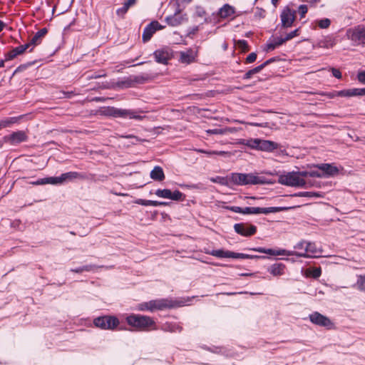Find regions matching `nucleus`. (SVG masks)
I'll return each mask as SVG.
<instances>
[{
	"mask_svg": "<svg viewBox=\"0 0 365 365\" xmlns=\"http://www.w3.org/2000/svg\"><path fill=\"white\" fill-rule=\"evenodd\" d=\"M252 250L255 252H258L260 253L268 254L270 255H296L300 257H317L316 255L321 254L322 250L317 249L316 245L313 242H307L304 248V252H297L294 251H287L285 250H272V249H265L263 247H257L252 248Z\"/></svg>",
	"mask_w": 365,
	"mask_h": 365,
	"instance_id": "nucleus-1",
	"label": "nucleus"
},
{
	"mask_svg": "<svg viewBox=\"0 0 365 365\" xmlns=\"http://www.w3.org/2000/svg\"><path fill=\"white\" fill-rule=\"evenodd\" d=\"M143 113V111L142 110L123 109L111 106L103 107L100 110V113L105 116L135 119L138 120H143L145 118V116L140 115V113Z\"/></svg>",
	"mask_w": 365,
	"mask_h": 365,
	"instance_id": "nucleus-2",
	"label": "nucleus"
},
{
	"mask_svg": "<svg viewBox=\"0 0 365 365\" xmlns=\"http://www.w3.org/2000/svg\"><path fill=\"white\" fill-rule=\"evenodd\" d=\"M278 181L282 185L292 187H300L307 188L311 186H319V183L317 182H307L304 179L299 178V175L295 172H291L284 175H281L279 177Z\"/></svg>",
	"mask_w": 365,
	"mask_h": 365,
	"instance_id": "nucleus-3",
	"label": "nucleus"
},
{
	"mask_svg": "<svg viewBox=\"0 0 365 365\" xmlns=\"http://www.w3.org/2000/svg\"><path fill=\"white\" fill-rule=\"evenodd\" d=\"M230 180L237 185H263L266 182L263 178L252 173H232Z\"/></svg>",
	"mask_w": 365,
	"mask_h": 365,
	"instance_id": "nucleus-4",
	"label": "nucleus"
},
{
	"mask_svg": "<svg viewBox=\"0 0 365 365\" xmlns=\"http://www.w3.org/2000/svg\"><path fill=\"white\" fill-rule=\"evenodd\" d=\"M127 323L138 329H145L155 324V322L150 317L130 314L126 318Z\"/></svg>",
	"mask_w": 365,
	"mask_h": 365,
	"instance_id": "nucleus-5",
	"label": "nucleus"
},
{
	"mask_svg": "<svg viewBox=\"0 0 365 365\" xmlns=\"http://www.w3.org/2000/svg\"><path fill=\"white\" fill-rule=\"evenodd\" d=\"M346 36L355 45H365V26L359 25L346 31Z\"/></svg>",
	"mask_w": 365,
	"mask_h": 365,
	"instance_id": "nucleus-6",
	"label": "nucleus"
},
{
	"mask_svg": "<svg viewBox=\"0 0 365 365\" xmlns=\"http://www.w3.org/2000/svg\"><path fill=\"white\" fill-rule=\"evenodd\" d=\"M93 324L102 329H114L119 324V320L115 317L103 316L96 318Z\"/></svg>",
	"mask_w": 365,
	"mask_h": 365,
	"instance_id": "nucleus-7",
	"label": "nucleus"
},
{
	"mask_svg": "<svg viewBox=\"0 0 365 365\" xmlns=\"http://www.w3.org/2000/svg\"><path fill=\"white\" fill-rule=\"evenodd\" d=\"M234 230L237 234L244 237H250L257 232V227L249 223H236L234 225Z\"/></svg>",
	"mask_w": 365,
	"mask_h": 365,
	"instance_id": "nucleus-8",
	"label": "nucleus"
},
{
	"mask_svg": "<svg viewBox=\"0 0 365 365\" xmlns=\"http://www.w3.org/2000/svg\"><path fill=\"white\" fill-rule=\"evenodd\" d=\"M155 195L162 198L170 199L175 201H182L185 198V195L179 190H175L172 192L169 189H158L155 191Z\"/></svg>",
	"mask_w": 365,
	"mask_h": 365,
	"instance_id": "nucleus-9",
	"label": "nucleus"
},
{
	"mask_svg": "<svg viewBox=\"0 0 365 365\" xmlns=\"http://www.w3.org/2000/svg\"><path fill=\"white\" fill-rule=\"evenodd\" d=\"M282 26L283 28L291 27L296 19V11L286 7L280 15Z\"/></svg>",
	"mask_w": 365,
	"mask_h": 365,
	"instance_id": "nucleus-10",
	"label": "nucleus"
},
{
	"mask_svg": "<svg viewBox=\"0 0 365 365\" xmlns=\"http://www.w3.org/2000/svg\"><path fill=\"white\" fill-rule=\"evenodd\" d=\"M309 317L311 322L316 325L324 327L328 329L333 326L331 321L327 317L322 315L319 312H313Z\"/></svg>",
	"mask_w": 365,
	"mask_h": 365,
	"instance_id": "nucleus-11",
	"label": "nucleus"
},
{
	"mask_svg": "<svg viewBox=\"0 0 365 365\" xmlns=\"http://www.w3.org/2000/svg\"><path fill=\"white\" fill-rule=\"evenodd\" d=\"M28 136L26 133L23 130H19L14 132L10 135H5L3 138L4 142L9 143L11 145H16L20 143L26 141Z\"/></svg>",
	"mask_w": 365,
	"mask_h": 365,
	"instance_id": "nucleus-12",
	"label": "nucleus"
},
{
	"mask_svg": "<svg viewBox=\"0 0 365 365\" xmlns=\"http://www.w3.org/2000/svg\"><path fill=\"white\" fill-rule=\"evenodd\" d=\"M164 27L165 26H161L157 21H154L150 23L144 29L142 36L143 42L148 41L156 31L163 29Z\"/></svg>",
	"mask_w": 365,
	"mask_h": 365,
	"instance_id": "nucleus-13",
	"label": "nucleus"
},
{
	"mask_svg": "<svg viewBox=\"0 0 365 365\" xmlns=\"http://www.w3.org/2000/svg\"><path fill=\"white\" fill-rule=\"evenodd\" d=\"M149 305L150 306V312H154L155 310H163L167 308L173 307V302L166 299L149 301Z\"/></svg>",
	"mask_w": 365,
	"mask_h": 365,
	"instance_id": "nucleus-14",
	"label": "nucleus"
},
{
	"mask_svg": "<svg viewBox=\"0 0 365 365\" xmlns=\"http://www.w3.org/2000/svg\"><path fill=\"white\" fill-rule=\"evenodd\" d=\"M181 9L178 8L173 15L167 16L165 19V22L170 26H178L180 25L186 19L185 15H180Z\"/></svg>",
	"mask_w": 365,
	"mask_h": 365,
	"instance_id": "nucleus-15",
	"label": "nucleus"
},
{
	"mask_svg": "<svg viewBox=\"0 0 365 365\" xmlns=\"http://www.w3.org/2000/svg\"><path fill=\"white\" fill-rule=\"evenodd\" d=\"M324 174V177H333L339 173L337 167L329 163H322L316 165Z\"/></svg>",
	"mask_w": 365,
	"mask_h": 365,
	"instance_id": "nucleus-16",
	"label": "nucleus"
},
{
	"mask_svg": "<svg viewBox=\"0 0 365 365\" xmlns=\"http://www.w3.org/2000/svg\"><path fill=\"white\" fill-rule=\"evenodd\" d=\"M285 264L281 262L274 263L267 268L268 272L274 277H280L283 275L285 272Z\"/></svg>",
	"mask_w": 365,
	"mask_h": 365,
	"instance_id": "nucleus-17",
	"label": "nucleus"
},
{
	"mask_svg": "<svg viewBox=\"0 0 365 365\" xmlns=\"http://www.w3.org/2000/svg\"><path fill=\"white\" fill-rule=\"evenodd\" d=\"M179 61L182 63L189 64L195 61V53L192 49L187 50L186 51H180L179 53Z\"/></svg>",
	"mask_w": 365,
	"mask_h": 365,
	"instance_id": "nucleus-18",
	"label": "nucleus"
},
{
	"mask_svg": "<svg viewBox=\"0 0 365 365\" xmlns=\"http://www.w3.org/2000/svg\"><path fill=\"white\" fill-rule=\"evenodd\" d=\"M278 148V144L271 140L259 139L258 149L263 151H272Z\"/></svg>",
	"mask_w": 365,
	"mask_h": 365,
	"instance_id": "nucleus-19",
	"label": "nucleus"
},
{
	"mask_svg": "<svg viewBox=\"0 0 365 365\" xmlns=\"http://www.w3.org/2000/svg\"><path fill=\"white\" fill-rule=\"evenodd\" d=\"M156 62L162 64H168L170 58L168 51L165 50H157L153 53Z\"/></svg>",
	"mask_w": 365,
	"mask_h": 365,
	"instance_id": "nucleus-20",
	"label": "nucleus"
},
{
	"mask_svg": "<svg viewBox=\"0 0 365 365\" xmlns=\"http://www.w3.org/2000/svg\"><path fill=\"white\" fill-rule=\"evenodd\" d=\"M48 33V29L46 28H43L38 31H37L35 35L33 36L31 40L30 41L29 45L35 46L41 43L42 38L46 36Z\"/></svg>",
	"mask_w": 365,
	"mask_h": 365,
	"instance_id": "nucleus-21",
	"label": "nucleus"
},
{
	"mask_svg": "<svg viewBox=\"0 0 365 365\" xmlns=\"http://www.w3.org/2000/svg\"><path fill=\"white\" fill-rule=\"evenodd\" d=\"M208 254L218 258H235V252L224 250H214Z\"/></svg>",
	"mask_w": 365,
	"mask_h": 365,
	"instance_id": "nucleus-22",
	"label": "nucleus"
},
{
	"mask_svg": "<svg viewBox=\"0 0 365 365\" xmlns=\"http://www.w3.org/2000/svg\"><path fill=\"white\" fill-rule=\"evenodd\" d=\"M235 13V9L233 6L228 4H225L218 11V15L220 18L225 19L231 16Z\"/></svg>",
	"mask_w": 365,
	"mask_h": 365,
	"instance_id": "nucleus-23",
	"label": "nucleus"
},
{
	"mask_svg": "<svg viewBox=\"0 0 365 365\" xmlns=\"http://www.w3.org/2000/svg\"><path fill=\"white\" fill-rule=\"evenodd\" d=\"M150 178L155 181H163L165 179L163 170L160 166H155L150 172Z\"/></svg>",
	"mask_w": 365,
	"mask_h": 365,
	"instance_id": "nucleus-24",
	"label": "nucleus"
},
{
	"mask_svg": "<svg viewBox=\"0 0 365 365\" xmlns=\"http://www.w3.org/2000/svg\"><path fill=\"white\" fill-rule=\"evenodd\" d=\"M286 42L284 38L282 37H277L274 38L272 41H269L266 45V51H273L277 46L282 45Z\"/></svg>",
	"mask_w": 365,
	"mask_h": 365,
	"instance_id": "nucleus-25",
	"label": "nucleus"
},
{
	"mask_svg": "<svg viewBox=\"0 0 365 365\" xmlns=\"http://www.w3.org/2000/svg\"><path fill=\"white\" fill-rule=\"evenodd\" d=\"M61 182L66 180H72L73 179L79 178L84 179V175L77 173V172H68L66 173H63L61 176Z\"/></svg>",
	"mask_w": 365,
	"mask_h": 365,
	"instance_id": "nucleus-26",
	"label": "nucleus"
},
{
	"mask_svg": "<svg viewBox=\"0 0 365 365\" xmlns=\"http://www.w3.org/2000/svg\"><path fill=\"white\" fill-rule=\"evenodd\" d=\"M58 184L62 183L61 177H50V178H46L39 179L36 182H34L32 184L34 185H44V184Z\"/></svg>",
	"mask_w": 365,
	"mask_h": 365,
	"instance_id": "nucleus-27",
	"label": "nucleus"
},
{
	"mask_svg": "<svg viewBox=\"0 0 365 365\" xmlns=\"http://www.w3.org/2000/svg\"><path fill=\"white\" fill-rule=\"evenodd\" d=\"M265 67V64H261L252 69L249 70L243 76L244 80H247L251 78V77L256 73H259Z\"/></svg>",
	"mask_w": 365,
	"mask_h": 365,
	"instance_id": "nucleus-28",
	"label": "nucleus"
},
{
	"mask_svg": "<svg viewBox=\"0 0 365 365\" xmlns=\"http://www.w3.org/2000/svg\"><path fill=\"white\" fill-rule=\"evenodd\" d=\"M98 267L95 264H88L82 266L76 269H71V272L75 273H82L83 272H91L96 269Z\"/></svg>",
	"mask_w": 365,
	"mask_h": 365,
	"instance_id": "nucleus-29",
	"label": "nucleus"
},
{
	"mask_svg": "<svg viewBox=\"0 0 365 365\" xmlns=\"http://www.w3.org/2000/svg\"><path fill=\"white\" fill-rule=\"evenodd\" d=\"M289 207H262V214L274 213L280 211L287 210Z\"/></svg>",
	"mask_w": 365,
	"mask_h": 365,
	"instance_id": "nucleus-30",
	"label": "nucleus"
},
{
	"mask_svg": "<svg viewBox=\"0 0 365 365\" xmlns=\"http://www.w3.org/2000/svg\"><path fill=\"white\" fill-rule=\"evenodd\" d=\"M165 331H170V332H175V331H180L182 330V328L176 324H165L163 325L162 328Z\"/></svg>",
	"mask_w": 365,
	"mask_h": 365,
	"instance_id": "nucleus-31",
	"label": "nucleus"
},
{
	"mask_svg": "<svg viewBox=\"0 0 365 365\" xmlns=\"http://www.w3.org/2000/svg\"><path fill=\"white\" fill-rule=\"evenodd\" d=\"M150 79L151 78L150 76L144 74L135 76L133 77V81L138 83H144Z\"/></svg>",
	"mask_w": 365,
	"mask_h": 365,
	"instance_id": "nucleus-32",
	"label": "nucleus"
},
{
	"mask_svg": "<svg viewBox=\"0 0 365 365\" xmlns=\"http://www.w3.org/2000/svg\"><path fill=\"white\" fill-rule=\"evenodd\" d=\"M243 144L252 148L258 149L259 139L244 140Z\"/></svg>",
	"mask_w": 365,
	"mask_h": 365,
	"instance_id": "nucleus-33",
	"label": "nucleus"
},
{
	"mask_svg": "<svg viewBox=\"0 0 365 365\" xmlns=\"http://www.w3.org/2000/svg\"><path fill=\"white\" fill-rule=\"evenodd\" d=\"M235 45L237 46L243 52L249 51V46L245 40H238L235 41Z\"/></svg>",
	"mask_w": 365,
	"mask_h": 365,
	"instance_id": "nucleus-34",
	"label": "nucleus"
},
{
	"mask_svg": "<svg viewBox=\"0 0 365 365\" xmlns=\"http://www.w3.org/2000/svg\"><path fill=\"white\" fill-rule=\"evenodd\" d=\"M299 197H321L322 195L319 192H300L295 195Z\"/></svg>",
	"mask_w": 365,
	"mask_h": 365,
	"instance_id": "nucleus-35",
	"label": "nucleus"
},
{
	"mask_svg": "<svg viewBox=\"0 0 365 365\" xmlns=\"http://www.w3.org/2000/svg\"><path fill=\"white\" fill-rule=\"evenodd\" d=\"M330 24H331V21H330V19H329L327 18L321 19L318 21V26L321 29H327L330 26Z\"/></svg>",
	"mask_w": 365,
	"mask_h": 365,
	"instance_id": "nucleus-36",
	"label": "nucleus"
},
{
	"mask_svg": "<svg viewBox=\"0 0 365 365\" xmlns=\"http://www.w3.org/2000/svg\"><path fill=\"white\" fill-rule=\"evenodd\" d=\"M29 47H30V46L29 45V43H26L24 45H21L19 46L14 48V51L19 56V55L24 53V51Z\"/></svg>",
	"mask_w": 365,
	"mask_h": 365,
	"instance_id": "nucleus-37",
	"label": "nucleus"
},
{
	"mask_svg": "<svg viewBox=\"0 0 365 365\" xmlns=\"http://www.w3.org/2000/svg\"><path fill=\"white\" fill-rule=\"evenodd\" d=\"M200 153H205L207 155H225L227 154L225 151H212V150H198Z\"/></svg>",
	"mask_w": 365,
	"mask_h": 365,
	"instance_id": "nucleus-38",
	"label": "nucleus"
},
{
	"mask_svg": "<svg viewBox=\"0 0 365 365\" xmlns=\"http://www.w3.org/2000/svg\"><path fill=\"white\" fill-rule=\"evenodd\" d=\"M357 284L360 290L365 291V276L359 277Z\"/></svg>",
	"mask_w": 365,
	"mask_h": 365,
	"instance_id": "nucleus-39",
	"label": "nucleus"
},
{
	"mask_svg": "<svg viewBox=\"0 0 365 365\" xmlns=\"http://www.w3.org/2000/svg\"><path fill=\"white\" fill-rule=\"evenodd\" d=\"M298 35H299V29H297L291 31L290 33L287 34L286 35V36L284 37V40H286V41H287L289 40L292 39L295 36H297Z\"/></svg>",
	"mask_w": 365,
	"mask_h": 365,
	"instance_id": "nucleus-40",
	"label": "nucleus"
},
{
	"mask_svg": "<svg viewBox=\"0 0 365 365\" xmlns=\"http://www.w3.org/2000/svg\"><path fill=\"white\" fill-rule=\"evenodd\" d=\"M257 59V53H255V52H252L251 53H250L246 59H245V63H253L254 61H255Z\"/></svg>",
	"mask_w": 365,
	"mask_h": 365,
	"instance_id": "nucleus-41",
	"label": "nucleus"
},
{
	"mask_svg": "<svg viewBox=\"0 0 365 365\" xmlns=\"http://www.w3.org/2000/svg\"><path fill=\"white\" fill-rule=\"evenodd\" d=\"M15 122H16L15 118H9L6 120H1L0 123H1V127L4 128L8 127L9 125H10L11 124H12Z\"/></svg>",
	"mask_w": 365,
	"mask_h": 365,
	"instance_id": "nucleus-42",
	"label": "nucleus"
},
{
	"mask_svg": "<svg viewBox=\"0 0 365 365\" xmlns=\"http://www.w3.org/2000/svg\"><path fill=\"white\" fill-rule=\"evenodd\" d=\"M307 10H308L307 6L305 4H302L299 6L298 11L302 18L304 17L305 14L307 13Z\"/></svg>",
	"mask_w": 365,
	"mask_h": 365,
	"instance_id": "nucleus-43",
	"label": "nucleus"
},
{
	"mask_svg": "<svg viewBox=\"0 0 365 365\" xmlns=\"http://www.w3.org/2000/svg\"><path fill=\"white\" fill-rule=\"evenodd\" d=\"M17 56H18L17 53H16V52L14 51V48H13L11 51L8 52L5 55V59L4 60L6 61H10V60H12L13 58H14L15 57H16Z\"/></svg>",
	"mask_w": 365,
	"mask_h": 365,
	"instance_id": "nucleus-44",
	"label": "nucleus"
},
{
	"mask_svg": "<svg viewBox=\"0 0 365 365\" xmlns=\"http://www.w3.org/2000/svg\"><path fill=\"white\" fill-rule=\"evenodd\" d=\"M17 56H18L17 53H16V52L14 51V48H13L11 51L8 52L5 55V59L4 60L6 61H10V60H12L13 58H14L15 57H16Z\"/></svg>",
	"mask_w": 365,
	"mask_h": 365,
	"instance_id": "nucleus-45",
	"label": "nucleus"
},
{
	"mask_svg": "<svg viewBox=\"0 0 365 365\" xmlns=\"http://www.w3.org/2000/svg\"><path fill=\"white\" fill-rule=\"evenodd\" d=\"M309 176L313 178H324V174L322 173L321 170H311L309 172Z\"/></svg>",
	"mask_w": 365,
	"mask_h": 365,
	"instance_id": "nucleus-46",
	"label": "nucleus"
},
{
	"mask_svg": "<svg viewBox=\"0 0 365 365\" xmlns=\"http://www.w3.org/2000/svg\"><path fill=\"white\" fill-rule=\"evenodd\" d=\"M150 306L149 305V302H144V303H142V304H140L138 305V310L140 311H145V310H148V311H150Z\"/></svg>",
	"mask_w": 365,
	"mask_h": 365,
	"instance_id": "nucleus-47",
	"label": "nucleus"
},
{
	"mask_svg": "<svg viewBox=\"0 0 365 365\" xmlns=\"http://www.w3.org/2000/svg\"><path fill=\"white\" fill-rule=\"evenodd\" d=\"M135 202L144 206H151V200H149L138 199Z\"/></svg>",
	"mask_w": 365,
	"mask_h": 365,
	"instance_id": "nucleus-48",
	"label": "nucleus"
},
{
	"mask_svg": "<svg viewBox=\"0 0 365 365\" xmlns=\"http://www.w3.org/2000/svg\"><path fill=\"white\" fill-rule=\"evenodd\" d=\"M319 43H320V46L324 47V48H328L329 46L331 47L334 44V41H331V39L327 40L325 41H321Z\"/></svg>",
	"mask_w": 365,
	"mask_h": 365,
	"instance_id": "nucleus-49",
	"label": "nucleus"
},
{
	"mask_svg": "<svg viewBox=\"0 0 365 365\" xmlns=\"http://www.w3.org/2000/svg\"><path fill=\"white\" fill-rule=\"evenodd\" d=\"M128 9H129V8H128L126 5H125V4H123V7L119 8V9L116 11V13H117V14H118V16H123V15H124V14L128 11Z\"/></svg>",
	"mask_w": 365,
	"mask_h": 365,
	"instance_id": "nucleus-50",
	"label": "nucleus"
},
{
	"mask_svg": "<svg viewBox=\"0 0 365 365\" xmlns=\"http://www.w3.org/2000/svg\"><path fill=\"white\" fill-rule=\"evenodd\" d=\"M207 133L208 134H215V135H222V134L225 133V132L222 129H218V128L207 130Z\"/></svg>",
	"mask_w": 365,
	"mask_h": 365,
	"instance_id": "nucleus-51",
	"label": "nucleus"
},
{
	"mask_svg": "<svg viewBox=\"0 0 365 365\" xmlns=\"http://www.w3.org/2000/svg\"><path fill=\"white\" fill-rule=\"evenodd\" d=\"M235 258H240V259H252V255L244 254V253H236L235 252Z\"/></svg>",
	"mask_w": 365,
	"mask_h": 365,
	"instance_id": "nucleus-52",
	"label": "nucleus"
},
{
	"mask_svg": "<svg viewBox=\"0 0 365 365\" xmlns=\"http://www.w3.org/2000/svg\"><path fill=\"white\" fill-rule=\"evenodd\" d=\"M331 71L332 75H333L335 78H338V79L341 78V77H342V76H341V71H340L339 69H337V68H331Z\"/></svg>",
	"mask_w": 365,
	"mask_h": 365,
	"instance_id": "nucleus-53",
	"label": "nucleus"
},
{
	"mask_svg": "<svg viewBox=\"0 0 365 365\" xmlns=\"http://www.w3.org/2000/svg\"><path fill=\"white\" fill-rule=\"evenodd\" d=\"M227 210H231L234 212L237 213H242V207H238V206H227L226 207Z\"/></svg>",
	"mask_w": 365,
	"mask_h": 365,
	"instance_id": "nucleus-54",
	"label": "nucleus"
},
{
	"mask_svg": "<svg viewBox=\"0 0 365 365\" xmlns=\"http://www.w3.org/2000/svg\"><path fill=\"white\" fill-rule=\"evenodd\" d=\"M196 14L198 16L202 17L206 14V11L201 6H197L196 8Z\"/></svg>",
	"mask_w": 365,
	"mask_h": 365,
	"instance_id": "nucleus-55",
	"label": "nucleus"
},
{
	"mask_svg": "<svg viewBox=\"0 0 365 365\" xmlns=\"http://www.w3.org/2000/svg\"><path fill=\"white\" fill-rule=\"evenodd\" d=\"M357 78L359 81L365 84V71L359 72Z\"/></svg>",
	"mask_w": 365,
	"mask_h": 365,
	"instance_id": "nucleus-56",
	"label": "nucleus"
},
{
	"mask_svg": "<svg viewBox=\"0 0 365 365\" xmlns=\"http://www.w3.org/2000/svg\"><path fill=\"white\" fill-rule=\"evenodd\" d=\"M262 213V207H250V215Z\"/></svg>",
	"mask_w": 365,
	"mask_h": 365,
	"instance_id": "nucleus-57",
	"label": "nucleus"
},
{
	"mask_svg": "<svg viewBox=\"0 0 365 365\" xmlns=\"http://www.w3.org/2000/svg\"><path fill=\"white\" fill-rule=\"evenodd\" d=\"M168 202L151 200V206L167 205Z\"/></svg>",
	"mask_w": 365,
	"mask_h": 365,
	"instance_id": "nucleus-58",
	"label": "nucleus"
},
{
	"mask_svg": "<svg viewBox=\"0 0 365 365\" xmlns=\"http://www.w3.org/2000/svg\"><path fill=\"white\" fill-rule=\"evenodd\" d=\"M306 243H307V242H304V241L299 242L294 246V248L298 249V250L305 248L304 245H306Z\"/></svg>",
	"mask_w": 365,
	"mask_h": 365,
	"instance_id": "nucleus-59",
	"label": "nucleus"
},
{
	"mask_svg": "<svg viewBox=\"0 0 365 365\" xmlns=\"http://www.w3.org/2000/svg\"><path fill=\"white\" fill-rule=\"evenodd\" d=\"M309 172V171H302V172H297V173L299 175V178H302L303 177H308Z\"/></svg>",
	"mask_w": 365,
	"mask_h": 365,
	"instance_id": "nucleus-60",
	"label": "nucleus"
},
{
	"mask_svg": "<svg viewBox=\"0 0 365 365\" xmlns=\"http://www.w3.org/2000/svg\"><path fill=\"white\" fill-rule=\"evenodd\" d=\"M123 138H131L133 139V140L132 141V143L133 144H135L138 141H139L138 138L135 136H133V135H126V136H123Z\"/></svg>",
	"mask_w": 365,
	"mask_h": 365,
	"instance_id": "nucleus-61",
	"label": "nucleus"
},
{
	"mask_svg": "<svg viewBox=\"0 0 365 365\" xmlns=\"http://www.w3.org/2000/svg\"><path fill=\"white\" fill-rule=\"evenodd\" d=\"M242 214L250 215V207H242Z\"/></svg>",
	"mask_w": 365,
	"mask_h": 365,
	"instance_id": "nucleus-62",
	"label": "nucleus"
},
{
	"mask_svg": "<svg viewBox=\"0 0 365 365\" xmlns=\"http://www.w3.org/2000/svg\"><path fill=\"white\" fill-rule=\"evenodd\" d=\"M136 0H127L124 4L126 5L128 8L135 4Z\"/></svg>",
	"mask_w": 365,
	"mask_h": 365,
	"instance_id": "nucleus-63",
	"label": "nucleus"
},
{
	"mask_svg": "<svg viewBox=\"0 0 365 365\" xmlns=\"http://www.w3.org/2000/svg\"><path fill=\"white\" fill-rule=\"evenodd\" d=\"M351 94H352V96H359V88H352Z\"/></svg>",
	"mask_w": 365,
	"mask_h": 365,
	"instance_id": "nucleus-64",
	"label": "nucleus"
}]
</instances>
